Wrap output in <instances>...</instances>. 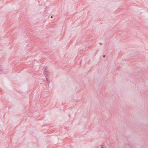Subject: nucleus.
Wrapping results in <instances>:
<instances>
[{
  "label": "nucleus",
  "mask_w": 148,
  "mask_h": 148,
  "mask_svg": "<svg viewBox=\"0 0 148 148\" xmlns=\"http://www.w3.org/2000/svg\"><path fill=\"white\" fill-rule=\"evenodd\" d=\"M47 67H45L44 68V73H45V77L47 80V83H50V82L49 81V80L48 79H49V77L48 75V71H47Z\"/></svg>",
  "instance_id": "1"
},
{
  "label": "nucleus",
  "mask_w": 148,
  "mask_h": 148,
  "mask_svg": "<svg viewBox=\"0 0 148 148\" xmlns=\"http://www.w3.org/2000/svg\"><path fill=\"white\" fill-rule=\"evenodd\" d=\"M124 148H133L131 145L129 143V142L125 144L124 146Z\"/></svg>",
  "instance_id": "2"
},
{
  "label": "nucleus",
  "mask_w": 148,
  "mask_h": 148,
  "mask_svg": "<svg viewBox=\"0 0 148 148\" xmlns=\"http://www.w3.org/2000/svg\"><path fill=\"white\" fill-rule=\"evenodd\" d=\"M105 57H106V56H105V55H104L103 56V58H105Z\"/></svg>",
  "instance_id": "3"
},
{
  "label": "nucleus",
  "mask_w": 148,
  "mask_h": 148,
  "mask_svg": "<svg viewBox=\"0 0 148 148\" xmlns=\"http://www.w3.org/2000/svg\"><path fill=\"white\" fill-rule=\"evenodd\" d=\"M2 70V69L1 68H0V71H1Z\"/></svg>",
  "instance_id": "4"
},
{
  "label": "nucleus",
  "mask_w": 148,
  "mask_h": 148,
  "mask_svg": "<svg viewBox=\"0 0 148 148\" xmlns=\"http://www.w3.org/2000/svg\"><path fill=\"white\" fill-rule=\"evenodd\" d=\"M51 18H53V16H51Z\"/></svg>",
  "instance_id": "5"
}]
</instances>
